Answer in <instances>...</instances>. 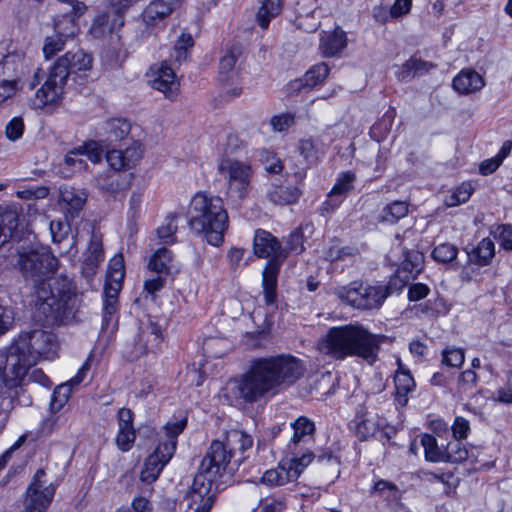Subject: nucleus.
<instances>
[{
    "label": "nucleus",
    "mask_w": 512,
    "mask_h": 512,
    "mask_svg": "<svg viewBox=\"0 0 512 512\" xmlns=\"http://www.w3.org/2000/svg\"><path fill=\"white\" fill-rule=\"evenodd\" d=\"M329 73V67L326 63H318L312 66L303 76L301 80L302 86L313 88L321 84Z\"/></svg>",
    "instance_id": "obj_41"
},
{
    "label": "nucleus",
    "mask_w": 512,
    "mask_h": 512,
    "mask_svg": "<svg viewBox=\"0 0 512 512\" xmlns=\"http://www.w3.org/2000/svg\"><path fill=\"white\" fill-rule=\"evenodd\" d=\"M497 232L503 249L512 251V225L502 224L498 226Z\"/></svg>",
    "instance_id": "obj_64"
},
{
    "label": "nucleus",
    "mask_w": 512,
    "mask_h": 512,
    "mask_svg": "<svg viewBox=\"0 0 512 512\" xmlns=\"http://www.w3.org/2000/svg\"><path fill=\"white\" fill-rule=\"evenodd\" d=\"M173 454V442H160L155 451L145 461L144 468L140 474L141 481L148 484L156 481Z\"/></svg>",
    "instance_id": "obj_13"
},
{
    "label": "nucleus",
    "mask_w": 512,
    "mask_h": 512,
    "mask_svg": "<svg viewBox=\"0 0 512 512\" xmlns=\"http://www.w3.org/2000/svg\"><path fill=\"white\" fill-rule=\"evenodd\" d=\"M347 44L346 34L340 29L325 32L321 36L320 50L324 57H333L341 52Z\"/></svg>",
    "instance_id": "obj_27"
},
{
    "label": "nucleus",
    "mask_w": 512,
    "mask_h": 512,
    "mask_svg": "<svg viewBox=\"0 0 512 512\" xmlns=\"http://www.w3.org/2000/svg\"><path fill=\"white\" fill-rule=\"evenodd\" d=\"M300 195L301 191L297 187L276 186L269 192L268 197L275 204L290 205L294 204Z\"/></svg>",
    "instance_id": "obj_34"
},
{
    "label": "nucleus",
    "mask_w": 512,
    "mask_h": 512,
    "mask_svg": "<svg viewBox=\"0 0 512 512\" xmlns=\"http://www.w3.org/2000/svg\"><path fill=\"white\" fill-rule=\"evenodd\" d=\"M92 57L82 50L67 52L59 57L49 70L44 84L30 98L29 105L33 109L57 103L69 80L75 84H83L92 68Z\"/></svg>",
    "instance_id": "obj_4"
},
{
    "label": "nucleus",
    "mask_w": 512,
    "mask_h": 512,
    "mask_svg": "<svg viewBox=\"0 0 512 512\" xmlns=\"http://www.w3.org/2000/svg\"><path fill=\"white\" fill-rule=\"evenodd\" d=\"M188 224L194 233L202 235L210 245L220 246L229 226L222 198L207 192H197L188 208Z\"/></svg>",
    "instance_id": "obj_6"
},
{
    "label": "nucleus",
    "mask_w": 512,
    "mask_h": 512,
    "mask_svg": "<svg viewBox=\"0 0 512 512\" xmlns=\"http://www.w3.org/2000/svg\"><path fill=\"white\" fill-rule=\"evenodd\" d=\"M125 276L124 258L121 254L113 256L108 263L107 277L110 281H123Z\"/></svg>",
    "instance_id": "obj_48"
},
{
    "label": "nucleus",
    "mask_w": 512,
    "mask_h": 512,
    "mask_svg": "<svg viewBox=\"0 0 512 512\" xmlns=\"http://www.w3.org/2000/svg\"><path fill=\"white\" fill-rule=\"evenodd\" d=\"M394 383L396 401L404 406L408 402V394L415 388V381L410 371H396Z\"/></svg>",
    "instance_id": "obj_31"
},
{
    "label": "nucleus",
    "mask_w": 512,
    "mask_h": 512,
    "mask_svg": "<svg viewBox=\"0 0 512 512\" xmlns=\"http://www.w3.org/2000/svg\"><path fill=\"white\" fill-rule=\"evenodd\" d=\"M335 295L356 309L369 310L382 305L389 295V289L382 285L354 281L347 286L336 288Z\"/></svg>",
    "instance_id": "obj_7"
},
{
    "label": "nucleus",
    "mask_w": 512,
    "mask_h": 512,
    "mask_svg": "<svg viewBox=\"0 0 512 512\" xmlns=\"http://www.w3.org/2000/svg\"><path fill=\"white\" fill-rule=\"evenodd\" d=\"M45 475L43 469L36 471L26 491L23 512H46L54 497L55 487L52 483L47 484Z\"/></svg>",
    "instance_id": "obj_10"
},
{
    "label": "nucleus",
    "mask_w": 512,
    "mask_h": 512,
    "mask_svg": "<svg viewBox=\"0 0 512 512\" xmlns=\"http://www.w3.org/2000/svg\"><path fill=\"white\" fill-rule=\"evenodd\" d=\"M66 38L58 33L47 36L44 41L43 53L46 59L53 57L57 52L64 49Z\"/></svg>",
    "instance_id": "obj_51"
},
{
    "label": "nucleus",
    "mask_w": 512,
    "mask_h": 512,
    "mask_svg": "<svg viewBox=\"0 0 512 512\" xmlns=\"http://www.w3.org/2000/svg\"><path fill=\"white\" fill-rule=\"evenodd\" d=\"M432 67L431 64L419 60V59H410L402 66V77L410 78L414 77L418 74H422L427 72Z\"/></svg>",
    "instance_id": "obj_53"
},
{
    "label": "nucleus",
    "mask_w": 512,
    "mask_h": 512,
    "mask_svg": "<svg viewBox=\"0 0 512 512\" xmlns=\"http://www.w3.org/2000/svg\"><path fill=\"white\" fill-rule=\"evenodd\" d=\"M167 16L163 14V12H160L156 10L155 8L148 5L142 12V19L146 26L148 27H154L159 22L164 20Z\"/></svg>",
    "instance_id": "obj_61"
},
{
    "label": "nucleus",
    "mask_w": 512,
    "mask_h": 512,
    "mask_svg": "<svg viewBox=\"0 0 512 512\" xmlns=\"http://www.w3.org/2000/svg\"><path fill=\"white\" fill-rule=\"evenodd\" d=\"M232 457L233 452L225 441L214 440L203 457L198 471L219 481L228 471Z\"/></svg>",
    "instance_id": "obj_11"
},
{
    "label": "nucleus",
    "mask_w": 512,
    "mask_h": 512,
    "mask_svg": "<svg viewBox=\"0 0 512 512\" xmlns=\"http://www.w3.org/2000/svg\"><path fill=\"white\" fill-rule=\"evenodd\" d=\"M123 281L113 282L106 279L104 287V307H103V321L101 329L105 331L109 329L113 322V317L117 311L118 294L121 290Z\"/></svg>",
    "instance_id": "obj_22"
},
{
    "label": "nucleus",
    "mask_w": 512,
    "mask_h": 512,
    "mask_svg": "<svg viewBox=\"0 0 512 512\" xmlns=\"http://www.w3.org/2000/svg\"><path fill=\"white\" fill-rule=\"evenodd\" d=\"M225 442L233 453L235 450H239L243 453L246 450L251 449L253 446L252 436L242 430L236 429L230 430L227 433Z\"/></svg>",
    "instance_id": "obj_35"
},
{
    "label": "nucleus",
    "mask_w": 512,
    "mask_h": 512,
    "mask_svg": "<svg viewBox=\"0 0 512 512\" xmlns=\"http://www.w3.org/2000/svg\"><path fill=\"white\" fill-rule=\"evenodd\" d=\"M351 425L360 440H367L376 436L385 425V420L376 413L367 411L365 407H359Z\"/></svg>",
    "instance_id": "obj_15"
},
{
    "label": "nucleus",
    "mask_w": 512,
    "mask_h": 512,
    "mask_svg": "<svg viewBox=\"0 0 512 512\" xmlns=\"http://www.w3.org/2000/svg\"><path fill=\"white\" fill-rule=\"evenodd\" d=\"M408 214V204L404 201H394L386 205L380 214V221L396 223Z\"/></svg>",
    "instance_id": "obj_36"
},
{
    "label": "nucleus",
    "mask_w": 512,
    "mask_h": 512,
    "mask_svg": "<svg viewBox=\"0 0 512 512\" xmlns=\"http://www.w3.org/2000/svg\"><path fill=\"white\" fill-rule=\"evenodd\" d=\"M103 260L104 251L102 242L99 237L93 234L81 267L83 276L88 280L92 279Z\"/></svg>",
    "instance_id": "obj_23"
},
{
    "label": "nucleus",
    "mask_w": 512,
    "mask_h": 512,
    "mask_svg": "<svg viewBox=\"0 0 512 512\" xmlns=\"http://www.w3.org/2000/svg\"><path fill=\"white\" fill-rule=\"evenodd\" d=\"M296 480V473L288 467L285 460L281 461L277 468L267 470L261 477V482L270 486L284 485Z\"/></svg>",
    "instance_id": "obj_30"
},
{
    "label": "nucleus",
    "mask_w": 512,
    "mask_h": 512,
    "mask_svg": "<svg viewBox=\"0 0 512 512\" xmlns=\"http://www.w3.org/2000/svg\"><path fill=\"white\" fill-rule=\"evenodd\" d=\"M219 486L220 481L198 471L185 495L187 510L210 512L219 491Z\"/></svg>",
    "instance_id": "obj_8"
},
{
    "label": "nucleus",
    "mask_w": 512,
    "mask_h": 512,
    "mask_svg": "<svg viewBox=\"0 0 512 512\" xmlns=\"http://www.w3.org/2000/svg\"><path fill=\"white\" fill-rule=\"evenodd\" d=\"M315 461L319 471L327 480L338 477L340 459L330 448L321 449L316 455Z\"/></svg>",
    "instance_id": "obj_25"
},
{
    "label": "nucleus",
    "mask_w": 512,
    "mask_h": 512,
    "mask_svg": "<svg viewBox=\"0 0 512 512\" xmlns=\"http://www.w3.org/2000/svg\"><path fill=\"white\" fill-rule=\"evenodd\" d=\"M218 170L228 181V195L243 199L250 184L251 167L240 161L226 159L220 163Z\"/></svg>",
    "instance_id": "obj_9"
},
{
    "label": "nucleus",
    "mask_w": 512,
    "mask_h": 512,
    "mask_svg": "<svg viewBox=\"0 0 512 512\" xmlns=\"http://www.w3.org/2000/svg\"><path fill=\"white\" fill-rule=\"evenodd\" d=\"M421 445L423 446L425 459L429 462L438 463L443 462L444 449L438 446L437 440L430 434H424L421 438Z\"/></svg>",
    "instance_id": "obj_42"
},
{
    "label": "nucleus",
    "mask_w": 512,
    "mask_h": 512,
    "mask_svg": "<svg viewBox=\"0 0 512 512\" xmlns=\"http://www.w3.org/2000/svg\"><path fill=\"white\" fill-rule=\"evenodd\" d=\"M305 372L304 362L291 354L258 357L244 373L227 382L224 396L231 403L253 404L291 387Z\"/></svg>",
    "instance_id": "obj_2"
},
{
    "label": "nucleus",
    "mask_w": 512,
    "mask_h": 512,
    "mask_svg": "<svg viewBox=\"0 0 512 512\" xmlns=\"http://www.w3.org/2000/svg\"><path fill=\"white\" fill-rule=\"evenodd\" d=\"M17 266L34 292V317L48 325L62 323L74 316L77 297L75 287L67 278L47 282L58 268V259L47 249L36 245H19Z\"/></svg>",
    "instance_id": "obj_1"
},
{
    "label": "nucleus",
    "mask_w": 512,
    "mask_h": 512,
    "mask_svg": "<svg viewBox=\"0 0 512 512\" xmlns=\"http://www.w3.org/2000/svg\"><path fill=\"white\" fill-rule=\"evenodd\" d=\"M443 456V462L461 463L469 458V451L460 440L455 439L447 443Z\"/></svg>",
    "instance_id": "obj_37"
},
{
    "label": "nucleus",
    "mask_w": 512,
    "mask_h": 512,
    "mask_svg": "<svg viewBox=\"0 0 512 512\" xmlns=\"http://www.w3.org/2000/svg\"><path fill=\"white\" fill-rule=\"evenodd\" d=\"M478 376L473 370L463 371L458 378V391L460 393L472 392L477 385Z\"/></svg>",
    "instance_id": "obj_55"
},
{
    "label": "nucleus",
    "mask_w": 512,
    "mask_h": 512,
    "mask_svg": "<svg viewBox=\"0 0 512 512\" xmlns=\"http://www.w3.org/2000/svg\"><path fill=\"white\" fill-rule=\"evenodd\" d=\"M162 341L161 327L151 322L145 328H142L138 336L132 341L127 342L123 348V356L128 361H135L148 351L147 342H152L153 347H157Z\"/></svg>",
    "instance_id": "obj_12"
},
{
    "label": "nucleus",
    "mask_w": 512,
    "mask_h": 512,
    "mask_svg": "<svg viewBox=\"0 0 512 512\" xmlns=\"http://www.w3.org/2000/svg\"><path fill=\"white\" fill-rule=\"evenodd\" d=\"M90 369L89 359L82 365L75 377L68 382L58 385L52 394L50 401V409L53 413L59 412L67 403L71 396L72 386L80 384L86 372Z\"/></svg>",
    "instance_id": "obj_18"
},
{
    "label": "nucleus",
    "mask_w": 512,
    "mask_h": 512,
    "mask_svg": "<svg viewBox=\"0 0 512 512\" xmlns=\"http://www.w3.org/2000/svg\"><path fill=\"white\" fill-rule=\"evenodd\" d=\"M151 86L162 92L167 99L174 100L179 94V82L175 72L166 63L156 67L150 79Z\"/></svg>",
    "instance_id": "obj_17"
},
{
    "label": "nucleus",
    "mask_w": 512,
    "mask_h": 512,
    "mask_svg": "<svg viewBox=\"0 0 512 512\" xmlns=\"http://www.w3.org/2000/svg\"><path fill=\"white\" fill-rule=\"evenodd\" d=\"M49 230L54 243H61L68 238L70 226L67 221L51 220Z\"/></svg>",
    "instance_id": "obj_54"
},
{
    "label": "nucleus",
    "mask_w": 512,
    "mask_h": 512,
    "mask_svg": "<svg viewBox=\"0 0 512 512\" xmlns=\"http://www.w3.org/2000/svg\"><path fill=\"white\" fill-rule=\"evenodd\" d=\"M25 124L21 117H13L5 127V135L10 141L19 140L24 133Z\"/></svg>",
    "instance_id": "obj_57"
},
{
    "label": "nucleus",
    "mask_w": 512,
    "mask_h": 512,
    "mask_svg": "<svg viewBox=\"0 0 512 512\" xmlns=\"http://www.w3.org/2000/svg\"><path fill=\"white\" fill-rule=\"evenodd\" d=\"M473 186L469 182H463L458 187L450 191V194L445 197V205L447 207H455L467 202L472 193Z\"/></svg>",
    "instance_id": "obj_39"
},
{
    "label": "nucleus",
    "mask_w": 512,
    "mask_h": 512,
    "mask_svg": "<svg viewBox=\"0 0 512 512\" xmlns=\"http://www.w3.org/2000/svg\"><path fill=\"white\" fill-rule=\"evenodd\" d=\"M469 262L478 266L489 265L495 255V245L490 238H483L476 246L467 251Z\"/></svg>",
    "instance_id": "obj_29"
},
{
    "label": "nucleus",
    "mask_w": 512,
    "mask_h": 512,
    "mask_svg": "<svg viewBox=\"0 0 512 512\" xmlns=\"http://www.w3.org/2000/svg\"><path fill=\"white\" fill-rule=\"evenodd\" d=\"M57 350L53 333L42 329L23 332L9 347V355L0 354V382L12 390L24 379L27 367L41 359H52Z\"/></svg>",
    "instance_id": "obj_3"
},
{
    "label": "nucleus",
    "mask_w": 512,
    "mask_h": 512,
    "mask_svg": "<svg viewBox=\"0 0 512 512\" xmlns=\"http://www.w3.org/2000/svg\"><path fill=\"white\" fill-rule=\"evenodd\" d=\"M282 261L269 260L263 270V289L266 302L272 304L276 299L277 276Z\"/></svg>",
    "instance_id": "obj_28"
},
{
    "label": "nucleus",
    "mask_w": 512,
    "mask_h": 512,
    "mask_svg": "<svg viewBox=\"0 0 512 512\" xmlns=\"http://www.w3.org/2000/svg\"><path fill=\"white\" fill-rule=\"evenodd\" d=\"M19 89L20 85L11 82V80L0 79V106L14 97Z\"/></svg>",
    "instance_id": "obj_60"
},
{
    "label": "nucleus",
    "mask_w": 512,
    "mask_h": 512,
    "mask_svg": "<svg viewBox=\"0 0 512 512\" xmlns=\"http://www.w3.org/2000/svg\"><path fill=\"white\" fill-rule=\"evenodd\" d=\"M77 12H68L65 15L54 19V31L64 38L68 39L76 34L77 26L75 15Z\"/></svg>",
    "instance_id": "obj_40"
},
{
    "label": "nucleus",
    "mask_w": 512,
    "mask_h": 512,
    "mask_svg": "<svg viewBox=\"0 0 512 512\" xmlns=\"http://www.w3.org/2000/svg\"><path fill=\"white\" fill-rule=\"evenodd\" d=\"M143 151L141 144L135 142L130 147L122 150V156L124 157L126 166L129 168L134 167L139 160L142 158Z\"/></svg>",
    "instance_id": "obj_59"
},
{
    "label": "nucleus",
    "mask_w": 512,
    "mask_h": 512,
    "mask_svg": "<svg viewBox=\"0 0 512 512\" xmlns=\"http://www.w3.org/2000/svg\"><path fill=\"white\" fill-rule=\"evenodd\" d=\"M25 74L24 58L20 53H8L0 59V79L20 85Z\"/></svg>",
    "instance_id": "obj_21"
},
{
    "label": "nucleus",
    "mask_w": 512,
    "mask_h": 512,
    "mask_svg": "<svg viewBox=\"0 0 512 512\" xmlns=\"http://www.w3.org/2000/svg\"><path fill=\"white\" fill-rule=\"evenodd\" d=\"M194 45L192 35L187 31H182L174 45V57L177 62L186 60L188 51Z\"/></svg>",
    "instance_id": "obj_45"
},
{
    "label": "nucleus",
    "mask_w": 512,
    "mask_h": 512,
    "mask_svg": "<svg viewBox=\"0 0 512 512\" xmlns=\"http://www.w3.org/2000/svg\"><path fill=\"white\" fill-rule=\"evenodd\" d=\"M295 456L291 459L285 460L288 467L296 473V479L302 473V471L316 458V455L311 451L304 452L301 456L294 453Z\"/></svg>",
    "instance_id": "obj_50"
},
{
    "label": "nucleus",
    "mask_w": 512,
    "mask_h": 512,
    "mask_svg": "<svg viewBox=\"0 0 512 512\" xmlns=\"http://www.w3.org/2000/svg\"><path fill=\"white\" fill-rule=\"evenodd\" d=\"M465 360V354L461 348H446L442 351V363L448 367L460 368Z\"/></svg>",
    "instance_id": "obj_52"
},
{
    "label": "nucleus",
    "mask_w": 512,
    "mask_h": 512,
    "mask_svg": "<svg viewBox=\"0 0 512 512\" xmlns=\"http://www.w3.org/2000/svg\"><path fill=\"white\" fill-rule=\"evenodd\" d=\"M457 253L458 250L456 246L449 243H443L434 248L432 251V257L437 262L448 263L456 259Z\"/></svg>",
    "instance_id": "obj_49"
},
{
    "label": "nucleus",
    "mask_w": 512,
    "mask_h": 512,
    "mask_svg": "<svg viewBox=\"0 0 512 512\" xmlns=\"http://www.w3.org/2000/svg\"><path fill=\"white\" fill-rule=\"evenodd\" d=\"M294 429L291 441L297 445L300 441H304L306 437H311L315 431L314 422L307 417L301 416L291 424Z\"/></svg>",
    "instance_id": "obj_43"
},
{
    "label": "nucleus",
    "mask_w": 512,
    "mask_h": 512,
    "mask_svg": "<svg viewBox=\"0 0 512 512\" xmlns=\"http://www.w3.org/2000/svg\"><path fill=\"white\" fill-rule=\"evenodd\" d=\"M237 58L238 52L235 49L226 51L221 57L219 62V77L221 81L226 82L230 79V74L233 73Z\"/></svg>",
    "instance_id": "obj_46"
},
{
    "label": "nucleus",
    "mask_w": 512,
    "mask_h": 512,
    "mask_svg": "<svg viewBox=\"0 0 512 512\" xmlns=\"http://www.w3.org/2000/svg\"><path fill=\"white\" fill-rule=\"evenodd\" d=\"M135 440V431L134 429H119L116 443L120 450L126 452L131 447Z\"/></svg>",
    "instance_id": "obj_62"
},
{
    "label": "nucleus",
    "mask_w": 512,
    "mask_h": 512,
    "mask_svg": "<svg viewBox=\"0 0 512 512\" xmlns=\"http://www.w3.org/2000/svg\"><path fill=\"white\" fill-rule=\"evenodd\" d=\"M281 0H261V6L256 14V22L263 29H267L271 19L281 11Z\"/></svg>",
    "instance_id": "obj_33"
},
{
    "label": "nucleus",
    "mask_w": 512,
    "mask_h": 512,
    "mask_svg": "<svg viewBox=\"0 0 512 512\" xmlns=\"http://www.w3.org/2000/svg\"><path fill=\"white\" fill-rule=\"evenodd\" d=\"M176 231V215L170 214L165 218L164 223L157 229V235L164 244H171L175 242Z\"/></svg>",
    "instance_id": "obj_47"
},
{
    "label": "nucleus",
    "mask_w": 512,
    "mask_h": 512,
    "mask_svg": "<svg viewBox=\"0 0 512 512\" xmlns=\"http://www.w3.org/2000/svg\"><path fill=\"white\" fill-rule=\"evenodd\" d=\"M356 175L350 171L339 174L336 183L327 195V199L319 208L321 216H327L335 211L353 189Z\"/></svg>",
    "instance_id": "obj_14"
},
{
    "label": "nucleus",
    "mask_w": 512,
    "mask_h": 512,
    "mask_svg": "<svg viewBox=\"0 0 512 512\" xmlns=\"http://www.w3.org/2000/svg\"><path fill=\"white\" fill-rule=\"evenodd\" d=\"M104 129L108 140L119 141L130 133V124L124 119H110L105 122Z\"/></svg>",
    "instance_id": "obj_38"
},
{
    "label": "nucleus",
    "mask_w": 512,
    "mask_h": 512,
    "mask_svg": "<svg viewBox=\"0 0 512 512\" xmlns=\"http://www.w3.org/2000/svg\"><path fill=\"white\" fill-rule=\"evenodd\" d=\"M84 148L78 147L69 151L64 158L65 163L73 167L75 171H82L87 168V164L83 159Z\"/></svg>",
    "instance_id": "obj_58"
},
{
    "label": "nucleus",
    "mask_w": 512,
    "mask_h": 512,
    "mask_svg": "<svg viewBox=\"0 0 512 512\" xmlns=\"http://www.w3.org/2000/svg\"><path fill=\"white\" fill-rule=\"evenodd\" d=\"M299 153L306 163L313 164L318 160V148L312 139H303L298 145Z\"/></svg>",
    "instance_id": "obj_56"
},
{
    "label": "nucleus",
    "mask_w": 512,
    "mask_h": 512,
    "mask_svg": "<svg viewBox=\"0 0 512 512\" xmlns=\"http://www.w3.org/2000/svg\"><path fill=\"white\" fill-rule=\"evenodd\" d=\"M173 267V258L171 251L166 248H160L151 256L148 268L152 273H160L168 276Z\"/></svg>",
    "instance_id": "obj_32"
},
{
    "label": "nucleus",
    "mask_w": 512,
    "mask_h": 512,
    "mask_svg": "<svg viewBox=\"0 0 512 512\" xmlns=\"http://www.w3.org/2000/svg\"><path fill=\"white\" fill-rule=\"evenodd\" d=\"M385 336L370 333L360 324L332 327L320 343V349L335 359L358 356L373 362Z\"/></svg>",
    "instance_id": "obj_5"
},
{
    "label": "nucleus",
    "mask_w": 512,
    "mask_h": 512,
    "mask_svg": "<svg viewBox=\"0 0 512 512\" xmlns=\"http://www.w3.org/2000/svg\"><path fill=\"white\" fill-rule=\"evenodd\" d=\"M453 88L460 94H471L485 86L483 77L472 69H463L453 79Z\"/></svg>",
    "instance_id": "obj_24"
},
{
    "label": "nucleus",
    "mask_w": 512,
    "mask_h": 512,
    "mask_svg": "<svg viewBox=\"0 0 512 512\" xmlns=\"http://www.w3.org/2000/svg\"><path fill=\"white\" fill-rule=\"evenodd\" d=\"M18 215L11 210H6L0 213V246L12 241L21 240L18 231Z\"/></svg>",
    "instance_id": "obj_26"
},
{
    "label": "nucleus",
    "mask_w": 512,
    "mask_h": 512,
    "mask_svg": "<svg viewBox=\"0 0 512 512\" xmlns=\"http://www.w3.org/2000/svg\"><path fill=\"white\" fill-rule=\"evenodd\" d=\"M125 22L124 15L113 12H105L99 14L93 21L91 26V34L96 38L104 37L120 30Z\"/></svg>",
    "instance_id": "obj_20"
},
{
    "label": "nucleus",
    "mask_w": 512,
    "mask_h": 512,
    "mask_svg": "<svg viewBox=\"0 0 512 512\" xmlns=\"http://www.w3.org/2000/svg\"><path fill=\"white\" fill-rule=\"evenodd\" d=\"M253 250L256 256L283 261L287 253L278 240L268 231L257 230L254 236Z\"/></svg>",
    "instance_id": "obj_16"
},
{
    "label": "nucleus",
    "mask_w": 512,
    "mask_h": 512,
    "mask_svg": "<svg viewBox=\"0 0 512 512\" xmlns=\"http://www.w3.org/2000/svg\"><path fill=\"white\" fill-rule=\"evenodd\" d=\"M496 400L501 403H512V372H508L506 376V383L503 387L497 390Z\"/></svg>",
    "instance_id": "obj_63"
},
{
    "label": "nucleus",
    "mask_w": 512,
    "mask_h": 512,
    "mask_svg": "<svg viewBox=\"0 0 512 512\" xmlns=\"http://www.w3.org/2000/svg\"><path fill=\"white\" fill-rule=\"evenodd\" d=\"M423 255L415 250L407 252L405 260L402 263L403 272H407L408 275L405 278H415L422 269Z\"/></svg>",
    "instance_id": "obj_44"
},
{
    "label": "nucleus",
    "mask_w": 512,
    "mask_h": 512,
    "mask_svg": "<svg viewBox=\"0 0 512 512\" xmlns=\"http://www.w3.org/2000/svg\"><path fill=\"white\" fill-rule=\"evenodd\" d=\"M87 199L84 191L73 187H62L60 189L59 205L66 218H75L82 210Z\"/></svg>",
    "instance_id": "obj_19"
}]
</instances>
